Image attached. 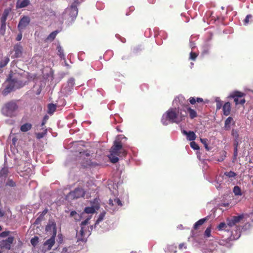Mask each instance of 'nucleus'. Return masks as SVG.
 Returning a JSON list of instances; mask_svg holds the SVG:
<instances>
[{"instance_id": "f257e3e1", "label": "nucleus", "mask_w": 253, "mask_h": 253, "mask_svg": "<svg viewBox=\"0 0 253 253\" xmlns=\"http://www.w3.org/2000/svg\"><path fill=\"white\" fill-rule=\"evenodd\" d=\"M181 112L182 110H180L179 107H175L169 109L162 116V124L165 126L169 123L179 124L186 117Z\"/></svg>"}, {"instance_id": "f03ea898", "label": "nucleus", "mask_w": 253, "mask_h": 253, "mask_svg": "<svg viewBox=\"0 0 253 253\" xmlns=\"http://www.w3.org/2000/svg\"><path fill=\"white\" fill-rule=\"evenodd\" d=\"M126 154L127 152L123 147L122 142L117 139L114 142L108 157L111 163L115 164L119 161L118 157H125Z\"/></svg>"}, {"instance_id": "7ed1b4c3", "label": "nucleus", "mask_w": 253, "mask_h": 253, "mask_svg": "<svg viewBox=\"0 0 253 253\" xmlns=\"http://www.w3.org/2000/svg\"><path fill=\"white\" fill-rule=\"evenodd\" d=\"M79 161L84 168H87L93 166L90 159V152L88 151L80 152L79 154Z\"/></svg>"}, {"instance_id": "20e7f679", "label": "nucleus", "mask_w": 253, "mask_h": 253, "mask_svg": "<svg viewBox=\"0 0 253 253\" xmlns=\"http://www.w3.org/2000/svg\"><path fill=\"white\" fill-rule=\"evenodd\" d=\"M17 109L18 105L14 101H10L4 104L1 111L4 115L11 117Z\"/></svg>"}, {"instance_id": "39448f33", "label": "nucleus", "mask_w": 253, "mask_h": 253, "mask_svg": "<svg viewBox=\"0 0 253 253\" xmlns=\"http://www.w3.org/2000/svg\"><path fill=\"white\" fill-rule=\"evenodd\" d=\"M245 95L246 94L245 93L235 91L232 92L229 97L234 99V101L236 105L239 104L243 105L246 102V100L244 98Z\"/></svg>"}, {"instance_id": "423d86ee", "label": "nucleus", "mask_w": 253, "mask_h": 253, "mask_svg": "<svg viewBox=\"0 0 253 253\" xmlns=\"http://www.w3.org/2000/svg\"><path fill=\"white\" fill-rule=\"evenodd\" d=\"M6 82L8 83V84L3 91V94L4 95H6L11 92L14 89L15 84L18 83L17 79L12 78V74H9Z\"/></svg>"}, {"instance_id": "0eeeda50", "label": "nucleus", "mask_w": 253, "mask_h": 253, "mask_svg": "<svg viewBox=\"0 0 253 253\" xmlns=\"http://www.w3.org/2000/svg\"><path fill=\"white\" fill-rule=\"evenodd\" d=\"M173 105L176 107H179V105L182 107V111L186 112V106L189 105L187 100L182 95H179L175 97L173 101Z\"/></svg>"}, {"instance_id": "6e6552de", "label": "nucleus", "mask_w": 253, "mask_h": 253, "mask_svg": "<svg viewBox=\"0 0 253 253\" xmlns=\"http://www.w3.org/2000/svg\"><path fill=\"white\" fill-rule=\"evenodd\" d=\"M85 194V192L82 188H76L74 191L69 193V196L73 199H78L81 197H84Z\"/></svg>"}, {"instance_id": "1a4fd4ad", "label": "nucleus", "mask_w": 253, "mask_h": 253, "mask_svg": "<svg viewBox=\"0 0 253 253\" xmlns=\"http://www.w3.org/2000/svg\"><path fill=\"white\" fill-rule=\"evenodd\" d=\"M45 231L46 232H52V235H56L57 227L56 224L54 220H49L48 223L45 226Z\"/></svg>"}, {"instance_id": "9d476101", "label": "nucleus", "mask_w": 253, "mask_h": 253, "mask_svg": "<svg viewBox=\"0 0 253 253\" xmlns=\"http://www.w3.org/2000/svg\"><path fill=\"white\" fill-rule=\"evenodd\" d=\"M30 18L28 16H24L22 17L18 24V30L21 31L26 28V27L30 24Z\"/></svg>"}, {"instance_id": "9b49d317", "label": "nucleus", "mask_w": 253, "mask_h": 253, "mask_svg": "<svg viewBox=\"0 0 253 253\" xmlns=\"http://www.w3.org/2000/svg\"><path fill=\"white\" fill-rule=\"evenodd\" d=\"M14 240V238L10 236L8 237L7 239L1 241L0 242V248L6 250H10L11 249V245L13 243Z\"/></svg>"}, {"instance_id": "f8f14e48", "label": "nucleus", "mask_w": 253, "mask_h": 253, "mask_svg": "<svg viewBox=\"0 0 253 253\" xmlns=\"http://www.w3.org/2000/svg\"><path fill=\"white\" fill-rule=\"evenodd\" d=\"M244 217L243 214L238 216H233L230 219L227 220V225L229 227H232L239 223Z\"/></svg>"}, {"instance_id": "ddd939ff", "label": "nucleus", "mask_w": 253, "mask_h": 253, "mask_svg": "<svg viewBox=\"0 0 253 253\" xmlns=\"http://www.w3.org/2000/svg\"><path fill=\"white\" fill-rule=\"evenodd\" d=\"M56 235H52L50 239L47 240L43 244L44 247L47 246V250L51 249L52 246L55 244V239Z\"/></svg>"}, {"instance_id": "4468645a", "label": "nucleus", "mask_w": 253, "mask_h": 253, "mask_svg": "<svg viewBox=\"0 0 253 253\" xmlns=\"http://www.w3.org/2000/svg\"><path fill=\"white\" fill-rule=\"evenodd\" d=\"M14 56L16 58L20 57L22 54L23 47L19 43L15 44L14 46Z\"/></svg>"}, {"instance_id": "2eb2a0df", "label": "nucleus", "mask_w": 253, "mask_h": 253, "mask_svg": "<svg viewBox=\"0 0 253 253\" xmlns=\"http://www.w3.org/2000/svg\"><path fill=\"white\" fill-rule=\"evenodd\" d=\"M185 109L186 110V112L187 111L189 113V117L191 119H193L197 117L196 111L192 109L189 105L186 106V108Z\"/></svg>"}, {"instance_id": "dca6fc26", "label": "nucleus", "mask_w": 253, "mask_h": 253, "mask_svg": "<svg viewBox=\"0 0 253 253\" xmlns=\"http://www.w3.org/2000/svg\"><path fill=\"white\" fill-rule=\"evenodd\" d=\"M223 114L225 116H228L231 112V104L230 102H226L222 107Z\"/></svg>"}, {"instance_id": "f3484780", "label": "nucleus", "mask_w": 253, "mask_h": 253, "mask_svg": "<svg viewBox=\"0 0 253 253\" xmlns=\"http://www.w3.org/2000/svg\"><path fill=\"white\" fill-rule=\"evenodd\" d=\"M108 204L110 207L116 205L120 207H122L123 206L121 201L117 198L114 199V200L109 199Z\"/></svg>"}, {"instance_id": "a211bd4d", "label": "nucleus", "mask_w": 253, "mask_h": 253, "mask_svg": "<svg viewBox=\"0 0 253 253\" xmlns=\"http://www.w3.org/2000/svg\"><path fill=\"white\" fill-rule=\"evenodd\" d=\"M76 238L78 241H84V232L83 227H81V229L79 231H77Z\"/></svg>"}, {"instance_id": "6ab92c4d", "label": "nucleus", "mask_w": 253, "mask_h": 253, "mask_svg": "<svg viewBox=\"0 0 253 253\" xmlns=\"http://www.w3.org/2000/svg\"><path fill=\"white\" fill-rule=\"evenodd\" d=\"M10 59L8 56H5L0 61V72H2V68L5 67L9 63Z\"/></svg>"}, {"instance_id": "aec40b11", "label": "nucleus", "mask_w": 253, "mask_h": 253, "mask_svg": "<svg viewBox=\"0 0 253 253\" xmlns=\"http://www.w3.org/2000/svg\"><path fill=\"white\" fill-rule=\"evenodd\" d=\"M78 13V9L76 4H72L70 8L69 14L72 17H76Z\"/></svg>"}, {"instance_id": "412c9836", "label": "nucleus", "mask_w": 253, "mask_h": 253, "mask_svg": "<svg viewBox=\"0 0 253 253\" xmlns=\"http://www.w3.org/2000/svg\"><path fill=\"white\" fill-rule=\"evenodd\" d=\"M208 217H205L202 218L197 221L193 226V228L195 230H197L199 229V226L202 225L206 221L208 220Z\"/></svg>"}, {"instance_id": "4be33fe9", "label": "nucleus", "mask_w": 253, "mask_h": 253, "mask_svg": "<svg viewBox=\"0 0 253 253\" xmlns=\"http://www.w3.org/2000/svg\"><path fill=\"white\" fill-rule=\"evenodd\" d=\"M90 207L93 208L94 210H98L100 208V204L99 200L97 198L93 199V201H90Z\"/></svg>"}, {"instance_id": "5701e85b", "label": "nucleus", "mask_w": 253, "mask_h": 253, "mask_svg": "<svg viewBox=\"0 0 253 253\" xmlns=\"http://www.w3.org/2000/svg\"><path fill=\"white\" fill-rule=\"evenodd\" d=\"M32 127V125L30 123H25L23 125H22L20 126V130L22 132H27L28 130H30Z\"/></svg>"}, {"instance_id": "b1692460", "label": "nucleus", "mask_w": 253, "mask_h": 253, "mask_svg": "<svg viewBox=\"0 0 253 253\" xmlns=\"http://www.w3.org/2000/svg\"><path fill=\"white\" fill-rule=\"evenodd\" d=\"M58 33V31L57 30L52 32L48 36L46 41H53L55 39L56 36Z\"/></svg>"}, {"instance_id": "393cba45", "label": "nucleus", "mask_w": 253, "mask_h": 253, "mask_svg": "<svg viewBox=\"0 0 253 253\" xmlns=\"http://www.w3.org/2000/svg\"><path fill=\"white\" fill-rule=\"evenodd\" d=\"M30 3L29 0H22L19 1L17 3L18 7L20 8H23L28 6Z\"/></svg>"}, {"instance_id": "a878e982", "label": "nucleus", "mask_w": 253, "mask_h": 253, "mask_svg": "<svg viewBox=\"0 0 253 253\" xmlns=\"http://www.w3.org/2000/svg\"><path fill=\"white\" fill-rule=\"evenodd\" d=\"M56 110V105L51 103L48 105V113L49 114H52Z\"/></svg>"}, {"instance_id": "bb28decb", "label": "nucleus", "mask_w": 253, "mask_h": 253, "mask_svg": "<svg viewBox=\"0 0 253 253\" xmlns=\"http://www.w3.org/2000/svg\"><path fill=\"white\" fill-rule=\"evenodd\" d=\"M233 121V119L231 117H228L225 121L224 128L226 129H229L230 128V124Z\"/></svg>"}, {"instance_id": "cd10ccee", "label": "nucleus", "mask_w": 253, "mask_h": 253, "mask_svg": "<svg viewBox=\"0 0 253 253\" xmlns=\"http://www.w3.org/2000/svg\"><path fill=\"white\" fill-rule=\"evenodd\" d=\"M57 49L58 51V55L61 59H65V55L64 54V51L62 47L60 45H58L57 46Z\"/></svg>"}, {"instance_id": "c85d7f7f", "label": "nucleus", "mask_w": 253, "mask_h": 253, "mask_svg": "<svg viewBox=\"0 0 253 253\" xmlns=\"http://www.w3.org/2000/svg\"><path fill=\"white\" fill-rule=\"evenodd\" d=\"M196 136L193 131H189L187 135V138L189 141H193L196 139Z\"/></svg>"}, {"instance_id": "c756f323", "label": "nucleus", "mask_w": 253, "mask_h": 253, "mask_svg": "<svg viewBox=\"0 0 253 253\" xmlns=\"http://www.w3.org/2000/svg\"><path fill=\"white\" fill-rule=\"evenodd\" d=\"M96 210L91 207H85L84 210V212L86 213H94Z\"/></svg>"}, {"instance_id": "7c9ffc66", "label": "nucleus", "mask_w": 253, "mask_h": 253, "mask_svg": "<svg viewBox=\"0 0 253 253\" xmlns=\"http://www.w3.org/2000/svg\"><path fill=\"white\" fill-rule=\"evenodd\" d=\"M9 10L7 9H5L1 16V21L6 22Z\"/></svg>"}, {"instance_id": "2f4dec72", "label": "nucleus", "mask_w": 253, "mask_h": 253, "mask_svg": "<svg viewBox=\"0 0 253 253\" xmlns=\"http://www.w3.org/2000/svg\"><path fill=\"white\" fill-rule=\"evenodd\" d=\"M39 238L38 236H34L31 239V243L33 247H36L39 243Z\"/></svg>"}, {"instance_id": "473e14b6", "label": "nucleus", "mask_w": 253, "mask_h": 253, "mask_svg": "<svg viewBox=\"0 0 253 253\" xmlns=\"http://www.w3.org/2000/svg\"><path fill=\"white\" fill-rule=\"evenodd\" d=\"M224 175L229 178H232L235 177L237 174L233 171H230L225 172Z\"/></svg>"}, {"instance_id": "72a5a7b5", "label": "nucleus", "mask_w": 253, "mask_h": 253, "mask_svg": "<svg viewBox=\"0 0 253 253\" xmlns=\"http://www.w3.org/2000/svg\"><path fill=\"white\" fill-rule=\"evenodd\" d=\"M46 133H47V129H45L44 130V132H39V133H36V137L37 139H41L44 136V135L46 134Z\"/></svg>"}, {"instance_id": "f704fd0d", "label": "nucleus", "mask_w": 253, "mask_h": 253, "mask_svg": "<svg viewBox=\"0 0 253 253\" xmlns=\"http://www.w3.org/2000/svg\"><path fill=\"white\" fill-rule=\"evenodd\" d=\"M233 192L234 193L235 195H242L241 189L238 186H236L234 187Z\"/></svg>"}, {"instance_id": "c9c22d12", "label": "nucleus", "mask_w": 253, "mask_h": 253, "mask_svg": "<svg viewBox=\"0 0 253 253\" xmlns=\"http://www.w3.org/2000/svg\"><path fill=\"white\" fill-rule=\"evenodd\" d=\"M200 141L204 144L205 149L207 151H209L210 150V148L208 146V143H207L208 139H206V138H201L200 139Z\"/></svg>"}, {"instance_id": "e433bc0d", "label": "nucleus", "mask_w": 253, "mask_h": 253, "mask_svg": "<svg viewBox=\"0 0 253 253\" xmlns=\"http://www.w3.org/2000/svg\"><path fill=\"white\" fill-rule=\"evenodd\" d=\"M228 225L224 222H221L218 226L217 228L219 230H225Z\"/></svg>"}, {"instance_id": "4c0bfd02", "label": "nucleus", "mask_w": 253, "mask_h": 253, "mask_svg": "<svg viewBox=\"0 0 253 253\" xmlns=\"http://www.w3.org/2000/svg\"><path fill=\"white\" fill-rule=\"evenodd\" d=\"M252 15L251 14H248L246 17L245 19L243 20V23L245 25H247L249 23L250 20L252 19Z\"/></svg>"}, {"instance_id": "58836bf2", "label": "nucleus", "mask_w": 253, "mask_h": 253, "mask_svg": "<svg viewBox=\"0 0 253 253\" xmlns=\"http://www.w3.org/2000/svg\"><path fill=\"white\" fill-rule=\"evenodd\" d=\"M211 235V228L208 227L204 232V236L206 237H210Z\"/></svg>"}, {"instance_id": "ea45409f", "label": "nucleus", "mask_w": 253, "mask_h": 253, "mask_svg": "<svg viewBox=\"0 0 253 253\" xmlns=\"http://www.w3.org/2000/svg\"><path fill=\"white\" fill-rule=\"evenodd\" d=\"M91 216H90L89 217L87 218L86 219H85L81 223L80 226H81V228L83 227V228H84V226H85V225H86V224H88V221L91 218Z\"/></svg>"}, {"instance_id": "a19ab883", "label": "nucleus", "mask_w": 253, "mask_h": 253, "mask_svg": "<svg viewBox=\"0 0 253 253\" xmlns=\"http://www.w3.org/2000/svg\"><path fill=\"white\" fill-rule=\"evenodd\" d=\"M190 146L194 150L199 149L198 145L194 141H192L190 142Z\"/></svg>"}, {"instance_id": "79ce46f5", "label": "nucleus", "mask_w": 253, "mask_h": 253, "mask_svg": "<svg viewBox=\"0 0 253 253\" xmlns=\"http://www.w3.org/2000/svg\"><path fill=\"white\" fill-rule=\"evenodd\" d=\"M231 134L233 137H235V139H238L239 134L238 131L236 130L233 129L231 132Z\"/></svg>"}, {"instance_id": "37998d69", "label": "nucleus", "mask_w": 253, "mask_h": 253, "mask_svg": "<svg viewBox=\"0 0 253 253\" xmlns=\"http://www.w3.org/2000/svg\"><path fill=\"white\" fill-rule=\"evenodd\" d=\"M198 56V54L195 52H191L190 53V59L192 60H195Z\"/></svg>"}, {"instance_id": "c03bdc74", "label": "nucleus", "mask_w": 253, "mask_h": 253, "mask_svg": "<svg viewBox=\"0 0 253 253\" xmlns=\"http://www.w3.org/2000/svg\"><path fill=\"white\" fill-rule=\"evenodd\" d=\"M1 25L0 27V31H2L3 34L4 33L6 28V22L1 21Z\"/></svg>"}, {"instance_id": "a18cd8bd", "label": "nucleus", "mask_w": 253, "mask_h": 253, "mask_svg": "<svg viewBox=\"0 0 253 253\" xmlns=\"http://www.w3.org/2000/svg\"><path fill=\"white\" fill-rule=\"evenodd\" d=\"M216 110H219L221 109L222 106V102L220 100H216Z\"/></svg>"}, {"instance_id": "49530a36", "label": "nucleus", "mask_w": 253, "mask_h": 253, "mask_svg": "<svg viewBox=\"0 0 253 253\" xmlns=\"http://www.w3.org/2000/svg\"><path fill=\"white\" fill-rule=\"evenodd\" d=\"M104 213H101L98 219H97L96 222H95V224H98L100 221H101L103 218H104Z\"/></svg>"}, {"instance_id": "de8ad7c7", "label": "nucleus", "mask_w": 253, "mask_h": 253, "mask_svg": "<svg viewBox=\"0 0 253 253\" xmlns=\"http://www.w3.org/2000/svg\"><path fill=\"white\" fill-rule=\"evenodd\" d=\"M49 117L47 115H45L43 118L41 126H43L47 122V121L48 120Z\"/></svg>"}, {"instance_id": "09e8293b", "label": "nucleus", "mask_w": 253, "mask_h": 253, "mask_svg": "<svg viewBox=\"0 0 253 253\" xmlns=\"http://www.w3.org/2000/svg\"><path fill=\"white\" fill-rule=\"evenodd\" d=\"M237 155H238V149H234V155H233V162H234L235 161H236Z\"/></svg>"}, {"instance_id": "8fccbe9b", "label": "nucleus", "mask_w": 253, "mask_h": 253, "mask_svg": "<svg viewBox=\"0 0 253 253\" xmlns=\"http://www.w3.org/2000/svg\"><path fill=\"white\" fill-rule=\"evenodd\" d=\"M10 233V232L7 231H4V232H1V233H0V237H6V236H7Z\"/></svg>"}, {"instance_id": "3c124183", "label": "nucleus", "mask_w": 253, "mask_h": 253, "mask_svg": "<svg viewBox=\"0 0 253 253\" xmlns=\"http://www.w3.org/2000/svg\"><path fill=\"white\" fill-rule=\"evenodd\" d=\"M189 103L193 105V104H195L196 103V99L194 97H191L189 99Z\"/></svg>"}, {"instance_id": "603ef678", "label": "nucleus", "mask_w": 253, "mask_h": 253, "mask_svg": "<svg viewBox=\"0 0 253 253\" xmlns=\"http://www.w3.org/2000/svg\"><path fill=\"white\" fill-rule=\"evenodd\" d=\"M186 248H187V247H186L185 243H180L179 245V249L180 250H182L183 249H186Z\"/></svg>"}, {"instance_id": "864d4df0", "label": "nucleus", "mask_w": 253, "mask_h": 253, "mask_svg": "<svg viewBox=\"0 0 253 253\" xmlns=\"http://www.w3.org/2000/svg\"><path fill=\"white\" fill-rule=\"evenodd\" d=\"M238 145H239L238 139H235L234 143V149H238Z\"/></svg>"}, {"instance_id": "5fc2aeb1", "label": "nucleus", "mask_w": 253, "mask_h": 253, "mask_svg": "<svg viewBox=\"0 0 253 253\" xmlns=\"http://www.w3.org/2000/svg\"><path fill=\"white\" fill-rule=\"evenodd\" d=\"M223 153L224 156H223L220 159H218V161L222 162L224 160L225 158L226 157V152L225 151H223Z\"/></svg>"}, {"instance_id": "6e6d98bb", "label": "nucleus", "mask_w": 253, "mask_h": 253, "mask_svg": "<svg viewBox=\"0 0 253 253\" xmlns=\"http://www.w3.org/2000/svg\"><path fill=\"white\" fill-rule=\"evenodd\" d=\"M6 173H7V170L5 169H1V171H0V174L1 175H5L6 174Z\"/></svg>"}, {"instance_id": "4d7b16f0", "label": "nucleus", "mask_w": 253, "mask_h": 253, "mask_svg": "<svg viewBox=\"0 0 253 253\" xmlns=\"http://www.w3.org/2000/svg\"><path fill=\"white\" fill-rule=\"evenodd\" d=\"M22 34L21 33H20V34H19L17 35V37L16 38V40L17 41H20L22 39Z\"/></svg>"}, {"instance_id": "13d9d810", "label": "nucleus", "mask_w": 253, "mask_h": 253, "mask_svg": "<svg viewBox=\"0 0 253 253\" xmlns=\"http://www.w3.org/2000/svg\"><path fill=\"white\" fill-rule=\"evenodd\" d=\"M42 217L41 216H40L38 218H37L35 222V224H38L42 220Z\"/></svg>"}, {"instance_id": "bf43d9fd", "label": "nucleus", "mask_w": 253, "mask_h": 253, "mask_svg": "<svg viewBox=\"0 0 253 253\" xmlns=\"http://www.w3.org/2000/svg\"><path fill=\"white\" fill-rule=\"evenodd\" d=\"M68 84L73 85L74 84V79L73 78H71L68 80Z\"/></svg>"}, {"instance_id": "052dcab7", "label": "nucleus", "mask_w": 253, "mask_h": 253, "mask_svg": "<svg viewBox=\"0 0 253 253\" xmlns=\"http://www.w3.org/2000/svg\"><path fill=\"white\" fill-rule=\"evenodd\" d=\"M196 99V102L198 103H202L204 102L203 99L200 97H197Z\"/></svg>"}, {"instance_id": "680f3d73", "label": "nucleus", "mask_w": 253, "mask_h": 253, "mask_svg": "<svg viewBox=\"0 0 253 253\" xmlns=\"http://www.w3.org/2000/svg\"><path fill=\"white\" fill-rule=\"evenodd\" d=\"M8 184L9 186H15V183L13 181H12V180H9L8 181Z\"/></svg>"}, {"instance_id": "e2e57ef3", "label": "nucleus", "mask_w": 253, "mask_h": 253, "mask_svg": "<svg viewBox=\"0 0 253 253\" xmlns=\"http://www.w3.org/2000/svg\"><path fill=\"white\" fill-rule=\"evenodd\" d=\"M47 212V210L45 209L42 212V214L40 215L42 218V217Z\"/></svg>"}, {"instance_id": "0e129e2a", "label": "nucleus", "mask_w": 253, "mask_h": 253, "mask_svg": "<svg viewBox=\"0 0 253 253\" xmlns=\"http://www.w3.org/2000/svg\"><path fill=\"white\" fill-rule=\"evenodd\" d=\"M80 3L79 0H75L72 4H76L77 6Z\"/></svg>"}, {"instance_id": "69168bd1", "label": "nucleus", "mask_w": 253, "mask_h": 253, "mask_svg": "<svg viewBox=\"0 0 253 253\" xmlns=\"http://www.w3.org/2000/svg\"><path fill=\"white\" fill-rule=\"evenodd\" d=\"M77 214L76 211H72L70 213L71 216H73L75 214Z\"/></svg>"}, {"instance_id": "338daca9", "label": "nucleus", "mask_w": 253, "mask_h": 253, "mask_svg": "<svg viewBox=\"0 0 253 253\" xmlns=\"http://www.w3.org/2000/svg\"><path fill=\"white\" fill-rule=\"evenodd\" d=\"M182 133L184 135H186L187 136L188 132H187L186 130H183L182 131Z\"/></svg>"}, {"instance_id": "774afa93", "label": "nucleus", "mask_w": 253, "mask_h": 253, "mask_svg": "<svg viewBox=\"0 0 253 253\" xmlns=\"http://www.w3.org/2000/svg\"><path fill=\"white\" fill-rule=\"evenodd\" d=\"M4 215V213L0 210V217H2Z\"/></svg>"}]
</instances>
